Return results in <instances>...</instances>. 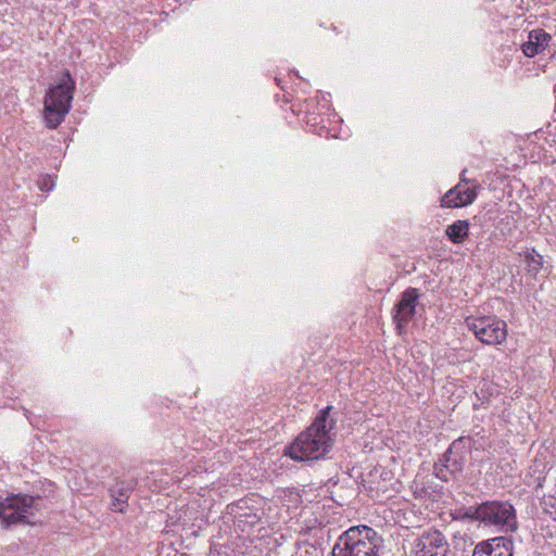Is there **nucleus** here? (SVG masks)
I'll use <instances>...</instances> for the list:
<instances>
[{
  "label": "nucleus",
  "mask_w": 556,
  "mask_h": 556,
  "mask_svg": "<svg viewBox=\"0 0 556 556\" xmlns=\"http://www.w3.org/2000/svg\"><path fill=\"white\" fill-rule=\"evenodd\" d=\"M331 406L324 408L313 424L301 432L288 447V455L294 460H313L323 457L332 446L330 431L334 422L329 420Z\"/></svg>",
  "instance_id": "nucleus-1"
},
{
  "label": "nucleus",
  "mask_w": 556,
  "mask_h": 556,
  "mask_svg": "<svg viewBox=\"0 0 556 556\" xmlns=\"http://www.w3.org/2000/svg\"><path fill=\"white\" fill-rule=\"evenodd\" d=\"M380 539L367 526L352 527L345 531L332 548V556H376Z\"/></svg>",
  "instance_id": "nucleus-2"
},
{
  "label": "nucleus",
  "mask_w": 556,
  "mask_h": 556,
  "mask_svg": "<svg viewBox=\"0 0 556 556\" xmlns=\"http://www.w3.org/2000/svg\"><path fill=\"white\" fill-rule=\"evenodd\" d=\"M74 81L68 73L61 81L49 89L45 97V119L49 128H56L70 112L73 99Z\"/></svg>",
  "instance_id": "nucleus-3"
},
{
  "label": "nucleus",
  "mask_w": 556,
  "mask_h": 556,
  "mask_svg": "<svg viewBox=\"0 0 556 556\" xmlns=\"http://www.w3.org/2000/svg\"><path fill=\"white\" fill-rule=\"evenodd\" d=\"M466 516L485 525L505 527L506 531H515L517 529L515 509L507 502L482 503L478 507L468 508Z\"/></svg>",
  "instance_id": "nucleus-4"
},
{
  "label": "nucleus",
  "mask_w": 556,
  "mask_h": 556,
  "mask_svg": "<svg viewBox=\"0 0 556 556\" xmlns=\"http://www.w3.org/2000/svg\"><path fill=\"white\" fill-rule=\"evenodd\" d=\"M38 510L36 498L27 494H12L2 498L0 496V519L5 527L16 523H30Z\"/></svg>",
  "instance_id": "nucleus-5"
},
{
  "label": "nucleus",
  "mask_w": 556,
  "mask_h": 556,
  "mask_svg": "<svg viewBox=\"0 0 556 556\" xmlns=\"http://www.w3.org/2000/svg\"><path fill=\"white\" fill-rule=\"evenodd\" d=\"M467 327L484 344H502L507 338V325L494 316L467 317Z\"/></svg>",
  "instance_id": "nucleus-6"
},
{
  "label": "nucleus",
  "mask_w": 556,
  "mask_h": 556,
  "mask_svg": "<svg viewBox=\"0 0 556 556\" xmlns=\"http://www.w3.org/2000/svg\"><path fill=\"white\" fill-rule=\"evenodd\" d=\"M413 553L414 556H446L448 543L442 532L426 531L415 540Z\"/></svg>",
  "instance_id": "nucleus-7"
},
{
  "label": "nucleus",
  "mask_w": 556,
  "mask_h": 556,
  "mask_svg": "<svg viewBox=\"0 0 556 556\" xmlns=\"http://www.w3.org/2000/svg\"><path fill=\"white\" fill-rule=\"evenodd\" d=\"M418 296V291L414 288H409L402 293V298L395 306V314L393 316L399 330L413 318Z\"/></svg>",
  "instance_id": "nucleus-8"
},
{
  "label": "nucleus",
  "mask_w": 556,
  "mask_h": 556,
  "mask_svg": "<svg viewBox=\"0 0 556 556\" xmlns=\"http://www.w3.org/2000/svg\"><path fill=\"white\" fill-rule=\"evenodd\" d=\"M472 556H513V541L500 536L479 543Z\"/></svg>",
  "instance_id": "nucleus-9"
},
{
  "label": "nucleus",
  "mask_w": 556,
  "mask_h": 556,
  "mask_svg": "<svg viewBox=\"0 0 556 556\" xmlns=\"http://www.w3.org/2000/svg\"><path fill=\"white\" fill-rule=\"evenodd\" d=\"M476 197L475 189L458 184L443 195L441 202L442 206L462 207L471 204Z\"/></svg>",
  "instance_id": "nucleus-10"
},
{
  "label": "nucleus",
  "mask_w": 556,
  "mask_h": 556,
  "mask_svg": "<svg viewBox=\"0 0 556 556\" xmlns=\"http://www.w3.org/2000/svg\"><path fill=\"white\" fill-rule=\"evenodd\" d=\"M549 34L541 28L533 29L528 35V41L522 45V52L528 58H533L545 50L551 41Z\"/></svg>",
  "instance_id": "nucleus-11"
},
{
  "label": "nucleus",
  "mask_w": 556,
  "mask_h": 556,
  "mask_svg": "<svg viewBox=\"0 0 556 556\" xmlns=\"http://www.w3.org/2000/svg\"><path fill=\"white\" fill-rule=\"evenodd\" d=\"M132 488V483L119 482L110 489V494L112 497L111 508L113 510L118 513L125 511V507L127 506V501Z\"/></svg>",
  "instance_id": "nucleus-12"
},
{
  "label": "nucleus",
  "mask_w": 556,
  "mask_h": 556,
  "mask_svg": "<svg viewBox=\"0 0 556 556\" xmlns=\"http://www.w3.org/2000/svg\"><path fill=\"white\" fill-rule=\"evenodd\" d=\"M469 223L467 220H457L447 226L446 236L454 243H462L468 236Z\"/></svg>",
  "instance_id": "nucleus-13"
},
{
  "label": "nucleus",
  "mask_w": 556,
  "mask_h": 556,
  "mask_svg": "<svg viewBox=\"0 0 556 556\" xmlns=\"http://www.w3.org/2000/svg\"><path fill=\"white\" fill-rule=\"evenodd\" d=\"M456 443L454 442L452 446L445 452L443 455V467L451 473H457L463 470L464 459L460 456H457L454 452Z\"/></svg>",
  "instance_id": "nucleus-14"
},
{
  "label": "nucleus",
  "mask_w": 556,
  "mask_h": 556,
  "mask_svg": "<svg viewBox=\"0 0 556 556\" xmlns=\"http://www.w3.org/2000/svg\"><path fill=\"white\" fill-rule=\"evenodd\" d=\"M525 261L527 263L528 271L532 275H536L542 267L543 257L532 250L531 252L526 253Z\"/></svg>",
  "instance_id": "nucleus-15"
},
{
  "label": "nucleus",
  "mask_w": 556,
  "mask_h": 556,
  "mask_svg": "<svg viewBox=\"0 0 556 556\" xmlns=\"http://www.w3.org/2000/svg\"><path fill=\"white\" fill-rule=\"evenodd\" d=\"M52 186H53V182H52L51 178L46 177V178H43L42 182L40 184V189L48 191L52 188Z\"/></svg>",
  "instance_id": "nucleus-16"
},
{
  "label": "nucleus",
  "mask_w": 556,
  "mask_h": 556,
  "mask_svg": "<svg viewBox=\"0 0 556 556\" xmlns=\"http://www.w3.org/2000/svg\"><path fill=\"white\" fill-rule=\"evenodd\" d=\"M437 476L444 480H447V478L442 473V469H440L439 472H437Z\"/></svg>",
  "instance_id": "nucleus-17"
}]
</instances>
